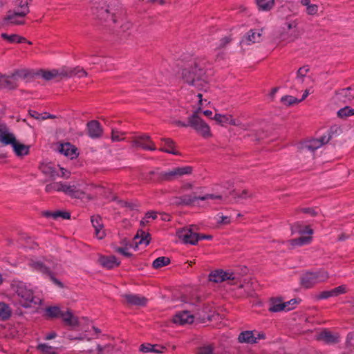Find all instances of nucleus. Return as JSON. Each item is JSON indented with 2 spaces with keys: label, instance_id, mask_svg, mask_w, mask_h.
<instances>
[{
  "label": "nucleus",
  "instance_id": "obj_1",
  "mask_svg": "<svg viewBox=\"0 0 354 354\" xmlns=\"http://www.w3.org/2000/svg\"><path fill=\"white\" fill-rule=\"evenodd\" d=\"M199 104L198 108L195 110L192 114L189 115V127H192L198 134L204 138H209L212 136L209 125L205 122L199 116L198 113L201 111L204 103L207 100L202 99V94L198 93L196 95Z\"/></svg>",
  "mask_w": 354,
  "mask_h": 354
},
{
  "label": "nucleus",
  "instance_id": "obj_2",
  "mask_svg": "<svg viewBox=\"0 0 354 354\" xmlns=\"http://www.w3.org/2000/svg\"><path fill=\"white\" fill-rule=\"evenodd\" d=\"M182 77L188 84L198 88H201L206 82L205 72L203 66L197 63L194 66L184 68Z\"/></svg>",
  "mask_w": 354,
  "mask_h": 354
},
{
  "label": "nucleus",
  "instance_id": "obj_3",
  "mask_svg": "<svg viewBox=\"0 0 354 354\" xmlns=\"http://www.w3.org/2000/svg\"><path fill=\"white\" fill-rule=\"evenodd\" d=\"M192 171V167L190 166H185L182 167H176L168 171H160L159 169L151 171L149 173V178L151 180H165L171 181L175 180L183 175L190 174Z\"/></svg>",
  "mask_w": 354,
  "mask_h": 354
},
{
  "label": "nucleus",
  "instance_id": "obj_4",
  "mask_svg": "<svg viewBox=\"0 0 354 354\" xmlns=\"http://www.w3.org/2000/svg\"><path fill=\"white\" fill-rule=\"evenodd\" d=\"M12 288L19 297L23 299L22 306L25 308L30 307L33 304H39L40 298L34 295L32 287L23 281H15Z\"/></svg>",
  "mask_w": 354,
  "mask_h": 354
},
{
  "label": "nucleus",
  "instance_id": "obj_5",
  "mask_svg": "<svg viewBox=\"0 0 354 354\" xmlns=\"http://www.w3.org/2000/svg\"><path fill=\"white\" fill-rule=\"evenodd\" d=\"M108 337V335L93 324H88L82 328V332L77 335L73 334L67 335L68 339L77 341H91L97 339H105Z\"/></svg>",
  "mask_w": 354,
  "mask_h": 354
},
{
  "label": "nucleus",
  "instance_id": "obj_6",
  "mask_svg": "<svg viewBox=\"0 0 354 354\" xmlns=\"http://www.w3.org/2000/svg\"><path fill=\"white\" fill-rule=\"evenodd\" d=\"M57 262L55 260L48 258H33L28 262L29 266L36 272L44 275H50L51 271L56 269Z\"/></svg>",
  "mask_w": 354,
  "mask_h": 354
},
{
  "label": "nucleus",
  "instance_id": "obj_7",
  "mask_svg": "<svg viewBox=\"0 0 354 354\" xmlns=\"http://www.w3.org/2000/svg\"><path fill=\"white\" fill-rule=\"evenodd\" d=\"M108 0H92V12L100 19H104L116 22L114 13L111 12V8L107 4Z\"/></svg>",
  "mask_w": 354,
  "mask_h": 354
},
{
  "label": "nucleus",
  "instance_id": "obj_8",
  "mask_svg": "<svg viewBox=\"0 0 354 354\" xmlns=\"http://www.w3.org/2000/svg\"><path fill=\"white\" fill-rule=\"evenodd\" d=\"M328 277V273L324 270L306 272L301 275L300 283L304 288H309L316 283L326 281Z\"/></svg>",
  "mask_w": 354,
  "mask_h": 354
},
{
  "label": "nucleus",
  "instance_id": "obj_9",
  "mask_svg": "<svg viewBox=\"0 0 354 354\" xmlns=\"http://www.w3.org/2000/svg\"><path fill=\"white\" fill-rule=\"evenodd\" d=\"M222 195L207 194L203 196H196L195 193L192 195H184L180 197H176L174 199L173 203L176 205H190L197 201H207L221 200Z\"/></svg>",
  "mask_w": 354,
  "mask_h": 354
},
{
  "label": "nucleus",
  "instance_id": "obj_10",
  "mask_svg": "<svg viewBox=\"0 0 354 354\" xmlns=\"http://www.w3.org/2000/svg\"><path fill=\"white\" fill-rule=\"evenodd\" d=\"M291 231L292 234L299 233L301 234V236L290 241L292 246H301L310 242L311 236H304L305 234L310 235L313 234V230L308 226H304L299 223H296L291 227Z\"/></svg>",
  "mask_w": 354,
  "mask_h": 354
},
{
  "label": "nucleus",
  "instance_id": "obj_11",
  "mask_svg": "<svg viewBox=\"0 0 354 354\" xmlns=\"http://www.w3.org/2000/svg\"><path fill=\"white\" fill-rule=\"evenodd\" d=\"M26 75L24 71H17L10 76L0 75V88H15L17 86V78L25 77Z\"/></svg>",
  "mask_w": 354,
  "mask_h": 354
},
{
  "label": "nucleus",
  "instance_id": "obj_12",
  "mask_svg": "<svg viewBox=\"0 0 354 354\" xmlns=\"http://www.w3.org/2000/svg\"><path fill=\"white\" fill-rule=\"evenodd\" d=\"M194 225L190 227L183 228L177 232L178 236L185 243L196 245L199 241V234L194 231Z\"/></svg>",
  "mask_w": 354,
  "mask_h": 354
},
{
  "label": "nucleus",
  "instance_id": "obj_13",
  "mask_svg": "<svg viewBox=\"0 0 354 354\" xmlns=\"http://www.w3.org/2000/svg\"><path fill=\"white\" fill-rule=\"evenodd\" d=\"M333 100L337 104L353 103L354 102V88L348 87L337 91Z\"/></svg>",
  "mask_w": 354,
  "mask_h": 354
},
{
  "label": "nucleus",
  "instance_id": "obj_14",
  "mask_svg": "<svg viewBox=\"0 0 354 354\" xmlns=\"http://www.w3.org/2000/svg\"><path fill=\"white\" fill-rule=\"evenodd\" d=\"M63 192L71 197L81 198L85 194V188L79 183H64Z\"/></svg>",
  "mask_w": 354,
  "mask_h": 354
},
{
  "label": "nucleus",
  "instance_id": "obj_15",
  "mask_svg": "<svg viewBox=\"0 0 354 354\" xmlns=\"http://www.w3.org/2000/svg\"><path fill=\"white\" fill-rule=\"evenodd\" d=\"M333 129L334 127L331 128L330 132L326 135L322 136L320 139H312L305 142L303 147V149H307L310 151H314L315 150L321 147L323 145L328 143L332 138L330 132L333 131ZM335 132H337L338 128L335 127Z\"/></svg>",
  "mask_w": 354,
  "mask_h": 354
},
{
  "label": "nucleus",
  "instance_id": "obj_16",
  "mask_svg": "<svg viewBox=\"0 0 354 354\" xmlns=\"http://www.w3.org/2000/svg\"><path fill=\"white\" fill-rule=\"evenodd\" d=\"M132 145L133 147H140L145 150H156L154 143L151 140L149 136L147 134L135 138L132 141Z\"/></svg>",
  "mask_w": 354,
  "mask_h": 354
},
{
  "label": "nucleus",
  "instance_id": "obj_17",
  "mask_svg": "<svg viewBox=\"0 0 354 354\" xmlns=\"http://www.w3.org/2000/svg\"><path fill=\"white\" fill-rule=\"evenodd\" d=\"M236 278L234 273L223 271V270H215L212 272L209 275V281L216 283H221L226 280H234Z\"/></svg>",
  "mask_w": 354,
  "mask_h": 354
},
{
  "label": "nucleus",
  "instance_id": "obj_18",
  "mask_svg": "<svg viewBox=\"0 0 354 354\" xmlns=\"http://www.w3.org/2000/svg\"><path fill=\"white\" fill-rule=\"evenodd\" d=\"M16 138L10 129L5 125H0V143L12 146Z\"/></svg>",
  "mask_w": 354,
  "mask_h": 354
},
{
  "label": "nucleus",
  "instance_id": "obj_19",
  "mask_svg": "<svg viewBox=\"0 0 354 354\" xmlns=\"http://www.w3.org/2000/svg\"><path fill=\"white\" fill-rule=\"evenodd\" d=\"M194 317L187 310H182L178 312L174 317L173 321L175 324L184 325L187 324H192L194 322Z\"/></svg>",
  "mask_w": 354,
  "mask_h": 354
},
{
  "label": "nucleus",
  "instance_id": "obj_20",
  "mask_svg": "<svg viewBox=\"0 0 354 354\" xmlns=\"http://www.w3.org/2000/svg\"><path fill=\"white\" fill-rule=\"evenodd\" d=\"M39 169L46 176L48 177L49 180H53L59 176L57 167L51 163H43Z\"/></svg>",
  "mask_w": 354,
  "mask_h": 354
},
{
  "label": "nucleus",
  "instance_id": "obj_21",
  "mask_svg": "<svg viewBox=\"0 0 354 354\" xmlns=\"http://www.w3.org/2000/svg\"><path fill=\"white\" fill-rule=\"evenodd\" d=\"M261 40V30H250L246 35L242 39V44L250 45L252 44L259 42Z\"/></svg>",
  "mask_w": 354,
  "mask_h": 354
},
{
  "label": "nucleus",
  "instance_id": "obj_22",
  "mask_svg": "<svg viewBox=\"0 0 354 354\" xmlns=\"http://www.w3.org/2000/svg\"><path fill=\"white\" fill-rule=\"evenodd\" d=\"M58 151L71 159L77 156V148L69 142L60 144L58 147Z\"/></svg>",
  "mask_w": 354,
  "mask_h": 354
},
{
  "label": "nucleus",
  "instance_id": "obj_23",
  "mask_svg": "<svg viewBox=\"0 0 354 354\" xmlns=\"http://www.w3.org/2000/svg\"><path fill=\"white\" fill-rule=\"evenodd\" d=\"M24 17L19 12V10H9L4 21L6 24L19 25L24 24L23 18Z\"/></svg>",
  "mask_w": 354,
  "mask_h": 354
},
{
  "label": "nucleus",
  "instance_id": "obj_24",
  "mask_svg": "<svg viewBox=\"0 0 354 354\" xmlns=\"http://www.w3.org/2000/svg\"><path fill=\"white\" fill-rule=\"evenodd\" d=\"M62 319L65 324L71 329H75L81 325V322L77 317L73 315L69 310L64 311V313L62 315Z\"/></svg>",
  "mask_w": 354,
  "mask_h": 354
},
{
  "label": "nucleus",
  "instance_id": "obj_25",
  "mask_svg": "<svg viewBox=\"0 0 354 354\" xmlns=\"http://www.w3.org/2000/svg\"><path fill=\"white\" fill-rule=\"evenodd\" d=\"M88 136L91 138H97L101 136L102 129L100 124L96 120H92L87 124Z\"/></svg>",
  "mask_w": 354,
  "mask_h": 354
},
{
  "label": "nucleus",
  "instance_id": "obj_26",
  "mask_svg": "<svg viewBox=\"0 0 354 354\" xmlns=\"http://www.w3.org/2000/svg\"><path fill=\"white\" fill-rule=\"evenodd\" d=\"M126 301L130 305L142 306L147 304V299L138 295L127 294L124 296Z\"/></svg>",
  "mask_w": 354,
  "mask_h": 354
},
{
  "label": "nucleus",
  "instance_id": "obj_27",
  "mask_svg": "<svg viewBox=\"0 0 354 354\" xmlns=\"http://www.w3.org/2000/svg\"><path fill=\"white\" fill-rule=\"evenodd\" d=\"M310 71V68L308 65L304 66L299 68L295 78V82L297 84H304L307 79L309 78L308 73Z\"/></svg>",
  "mask_w": 354,
  "mask_h": 354
},
{
  "label": "nucleus",
  "instance_id": "obj_28",
  "mask_svg": "<svg viewBox=\"0 0 354 354\" xmlns=\"http://www.w3.org/2000/svg\"><path fill=\"white\" fill-rule=\"evenodd\" d=\"M317 339L322 340L326 344H333L338 342V335L328 330H323L317 335Z\"/></svg>",
  "mask_w": 354,
  "mask_h": 354
},
{
  "label": "nucleus",
  "instance_id": "obj_29",
  "mask_svg": "<svg viewBox=\"0 0 354 354\" xmlns=\"http://www.w3.org/2000/svg\"><path fill=\"white\" fill-rule=\"evenodd\" d=\"M238 339L240 343L254 344L257 342V337L251 330L241 333Z\"/></svg>",
  "mask_w": 354,
  "mask_h": 354
},
{
  "label": "nucleus",
  "instance_id": "obj_30",
  "mask_svg": "<svg viewBox=\"0 0 354 354\" xmlns=\"http://www.w3.org/2000/svg\"><path fill=\"white\" fill-rule=\"evenodd\" d=\"M32 0H15L14 6L15 7L14 10H19L21 15L26 16L29 12V2Z\"/></svg>",
  "mask_w": 354,
  "mask_h": 354
},
{
  "label": "nucleus",
  "instance_id": "obj_31",
  "mask_svg": "<svg viewBox=\"0 0 354 354\" xmlns=\"http://www.w3.org/2000/svg\"><path fill=\"white\" fill-rule=\"evenodd\" d=\"M100 262L103 267L108 269L113 268L118 266L120 263L116 257L114 256L101 257Z\"/></svg>",
  "mask_w": 354,
  "mask_h": 354
},
{
  "label": "nucleus",
  "instance_id": "obj_32",
  "mask_svg": "<svg viewBox=\"0 0 354 354\" xmlns=\"http://www.w3.org/2000/svg\"><path fill=\"white\" fill-rule=\"evenodd\" d=\"M136 31V28L129 21L123 24L120 26V30L118 34L120 35L122 39L132 35Z\"/></svg>",
  "mask_w": 354,
  "mask_h": 354
},
{
  "label": "nucleus",
  "instance_id": "obj_33",
  "mask_svg": "<svg viewBox=\"0 0 354 354\" xmlns=\"http://www.w3.org/2000/svg\"><path fill=\"white\" fill-rule=\"evenodd\" d=\"M12 147L17 156H26L29 152V146L18 142L17 140L12 145Z\"/></svg>",
  "mask_w": 354,
  "mask_h": 354
},
{
  "label": "nucleus",
  "instance_id": "obj_34",
  "mask_svg": "<svg viewBox=\"0 0 354 354\" xmlns=\"http://www.w3.org/2000/svg\"><path fill=\"white\" fill-rule=\"evenodd\" d=\"M268 310L270 312L277 313L286 311V306L281 299H272L270 301Z\"/></svg>",
  "mask_w": 354,
  "mask_h": 354
},
{
  "label": "nucleus",
  "instance_id": "obj_35",
  "mask_svg": "<svg viewBox=\"0 0 354 354\" xmlns=\"http://www.w3.org/2000/svg\"><path fill=\"white\" fill-rule=\"evenodd\" d=\"M36 348L41 354H59L57 348L50 346L46 343L39 344Z\"/></svg>",
  "mask_w": 354,
  "mask_h": 354
},
{
  "label": "nucleus",
  "instance_id": "obj_36",
  "mask_svg": "<svg viewBox=\"0 0 354 354\" xmlns=\"http://www.w3.org/2000/svg\"><path fill=\"white\" fill-rule=\"evenodd\" d=\"M162 347L158 345H152L151 344H143L140 348V351L143 353H162Z\"/></svg>",
  "mask_w": 354,
  "mask_h": 354
},
{
  "label": "nucleus",
  "instance_id": "obj_37",
  "mask_svg": "<svg viewBox=\"0 0 354 354\" xmlns=\"http://www.w3.org/2000/svg\"><path fill=\"white\" fill-rule=\"evenodd\" d=\"M161 140L164 142L167 148H160L159 150L165 153L177 155L178 152L174 149V142L170 138H162Z\"/></svg>",
  "mask_w": 354,
  "mask_h": 354
},
{
  "label": "nucleus",
  "instance_id": "obj_38",
  "mask_svg": "<svg viewBox=\"0 0 354 354\" xmlns=\"http://www.w3.org/2000/svg\"><path fill=\"white\" fill-rule=\"evenodd\" d=\"M141 236L139 235V232L134 237V243L136 247L138 245H144L147 246L149 243V234H145L143 231H140Z\"/></svg>",
  "mask_w": 354,
  "mask_h": 354
},
{
  "label": "nucleus",
  "instance_id": "obj_39",
  "mask_svg": "<svg viewBox=\"0 0 354 354\" xmlns=\"http://www.w3.org/2000/svg\"><path fill=\"white\" fill-rule=\"evenodd\" d=\"M64 183L62 182H53L46 185L45 191L47 193H52L53 192H63Z\"/></svg>",
  "mask_w": 354,
  "mask_h": 354
},
{
  "label": "nucleus",
  "instance_id": "obj_40",
  "mask_svg": "<svg viewBox=\"0 0 354 354\" xmlns=\"http://www.w3.org/2000/svg\"><path fill=\"white\" fill-rule=\"evenodd\" d=\"M1 37L6 39L10 43H22L26 41L25 37L16 34L8 35L7 33H2Z\"/></svg>",
  "mask_w": 354,
  "mask_h": 354
},
{
  "label": "nucleus",
  "instance_id": "obj_41",
  "mask_svg": "<svg viewBox=\"0 0 354 354\" xmlns=\"http://www.w3.org/2000/svg\"><path fill=\"white\" fill-rule=\"evenodd\" d=\"M44 215L46 217H51L54 219H57L58 218H62L64 219L70 218V213L67 212H62V211H56V212H46Z\"/></svg>",
  "mask_w": 354,
  "mask_h": 354
},
{
  "label": "nucleus",
  "instance_id": "obj_42",
  "mask_svg": "<svg viewBox=\"0 0 354 354\" xmlns=\"http://www.w3.org/2000/svg\"><path fill=\"white\" fill-rule=\"evenodd\" d=\"M66 75L68 77H77L78 78H81L86 77L87 75V73L82 68L77 66L70 69V71L66 73Z\"/></svg>",
  "mask_w": 354,
  "mask_h": 354
},
{
  "label": "nucleus",
  "instance_id": "obj_43",
  "mask_svg": "<svg viewBox=\"0 0 354 354\" xmlns=\"http://www.w3.org/2000/svg\"><path fill=\"white\" fill-rule=\"evenodd\" d=\"M64 313V311H62L61 309L58 306H51L48 307L46 310V314L49 317H61L62 315Z\"/></svg>",
  "mask_w": 354,
  "mask_h": 354
},
{
  "label": "nucleus",
  "instance_id": "obj_44",
  "mask_svg": "<svg viewBox=\"0 0 354 354\" xmlns=\"http://www.w3.org/2000/svg\"><path fill=\"white\" fill-rule=\"evenodd\" d=\"M169 263L170 259L168 257H160L153 261V267L158 269L168 265Z\"/></svg>",
  "mask_w": 354,
  "mask_h": 354
},
{
  "label": "nucleus",
  "instance_id": "obj_45",
  "mask_svg": "<svg viewBox=\"0 0 354 354\" xmlns=\"http://www.w3.org/2000/svg\"><path fill=\"white\" fill-rule=\"evenodd\" d=\"M257 4L260 10H269L274 5V0H257Z\"/></svg>",
  "mask_w": 354,
  "mask_h": 354
},
{
  "label": "nucleus",
  "instance_id": "obj_46",
  "mask_svg": "<svg viewBox=\"0 0 354 354\" xmlns=\"http://www.w3.org/2000/svg\"><path fill=\"white\" fill-rule=\"evenodd\" d=\"M10 316V309L9 306L4 304L0 303V320H6Z\"/></svg>",
  "mask_w": 354,
  "mask_h": 354
},
{
  "label": "nucleus",
  "instance_id": "obj_47",
  "mask_svg": "<svg viewBox=\"0 0 354 354\" xmlns=\"http://www.w3.org/2000/svg\"><path fill=\"white\" fill-rule=\"evenodd\" d=\"M281 102L286 106H292L299 103V99L292 95H284L281 98Z\"/></svg>",
  "mask_w": 354,
  "mask_h": 354
},
{
  "label": "nucleus",
  "instance_id": "obj_48",
  "mask_svg": "<svg viewBox=\"0 0 354 354\" xmlns=\"http://www.w3.org/2000/svg\"><path fill=\"white\" fill-rule=\"evenodd\" d=\"M337 115L339 118H346L354 115V109H351L349 106H346L337 111Z\"/></svg>",
  "mask_w": 354,
  "mask_h": 354
},
{
  "label": "nucleus",
  "instance_id": "obj_49",
  "mask_svg": "<svg viewBox=\"0 0 354 354\" xmlns=\"http://www.w3.org/2000/svg\"><path fill=\"white\" fill-rule=\"evenodd\" d=\"M197 354H214V347L211 344H205L198 348Z\"/></svg>",
  "mask_w": 354,
  "mask_h": 354
},
{
  "label": "nucleus",
  "instance_id": "obj_50",
  "mask_svg": "<svg viewBox=\"0 0 354 354\" xmlns=\"http://www.w3.org/2000/svg\"><path fill=\"white\" fill-rule=\"evenodd\" d=\"M230 115H221L219 113H216L214 115L213 119L216 121L218 123L225 125L228 124L229 118Z\"/></svg>",
  "mask_w": 354,
  "mask_h": 354
},
{
  "label": "nucleus",
  "instance_id": "obj_51",
  "mask_svg": "<svg viewBox=\"0 0 354 354\" xmlns=\"http://www.w3.org/2000/svg\"><path fill=\"white\" fill-rule=\"evenodd\" d=\"M297 19L288 20L285 22L283 28L285 30L287 29L288 30H295L297 28Z\"/></svg>",
  "mask_w": 354,
  "mask_h": 354
},
{
  "label": "nucleus",
  "instance_id": "obj_52",
  "mask_svg": "<svg viewBox=\"0 0 354 354\" xmlns=\"http://www.w3.org/2000/svg\"><path fill=\"white\" fill-rule=\"evenodd\" d=\"M58 75V71L56 70H53L50 71H44L42 73V77L46 80H50L54 77H57Z\"/></svg>",
  "mask_w": 354,
  "mask_h": 354
},
{
  "label": "nucleus",
  "instance_id": "obj_53",
  "mask_svg": "<svg viewBox=\"0 0 354 354\" xmlns=\"http://www.w3.org/2000/svg\"><path fill=\"white\" fill-rule=\"evenodd\" d=\"M110 344L101 345L100 344H96L97 354H106L108 349L110 348Z\"/></svg>",
  "mask_w": 354,
  "mask_h": 354
},
{
  "label": "nucleus",
  "instance_id": "obj_54",
  "mask_svg": "<svg viewBox=\"0 0 354 354\" xmlns=\"http://www.w3.org/2000/svg\"><path fill=\"white\" fill-rule=\"evenodd\" d=\"M91 223L93 227H104L102 222V218L99 216H93L91 217Z\"/></svg>",
  "mask_w": 354,
  "mask_h": 354
},
{
  "label": "nucleus",
  "instance_id": "obj_55",
  "mask_svg": "<svg viewBox=\"0 0 354 354\" xmlns=\"http://www.w3.org/2000/svg\"><path fill=\"white\" fill-rule=\"evenodd\" d=\"M306 7V12L308 15H314L318 11V6L316 4H309Z\"/></svg>",
  "mask_w": 354,
  "mask_h": 354
},
{
  "label": "nucleus",
  "instance_id": "obj_56",
  "mask_svg": "<svg viewBox=\"0 0 354 354\" xmlns=\"http://www.w3.org/2000/svg\"><path fill=\"white\" fill-rule=\"evenodd\" d=\"M94 229L97 239H102L105 236L106 234L104 230V227H94Z\"/></svg>",
  "mask_w": 354,
  "mask_h": 354
},
{
  "label": "nucleus",
  "instance_id": "obj_57",
  "mask_svg": "<svg viewBox=\"0 0 354 354\" xmlns=\"http://www.w3.org/2000/svg\"><path fill=\"white\" fill-rule=\"evenodd\" d=\"M331 297H334L332 290L322 292L317 297L319 299H326Z\"/></svg>",
  "mask_w": 354,
  "mask_h": 354
},
{
  "label": "nucleus",
  "instance_id": "obj_58",
  "mask_svg": "<svg viewBox=\"0 0 354 354\" xmlns=\"http://www.w3.org/2000/svg\"><path fill=\"white\" fill-rule=\"evenodd\" d=\"M296 304H297V301L295 299H292L288 301L284 302V306H286V311H290L295 308Z\"/></svg>",
  "mask_w": 354,
  "mask_h": 354
},
{
  "label": "nucleus",
  "instance_id": "obj_59",
  "mask_svg": "<svg viewBox=\"0 0 354 354\" xmlns=\"http://www.w3.org/2000/svg\"><path fill=\"white\" fill-rule=\"evenodd\" d=\"M346 288L345 286H339L334 289H333V292L334 295V297L338 296L341 294L346 292Z\"/></svg>",
  "mask_w": 354,
  "mask_h": 354
},
{
  "label": "nucleus",
  "instance_id": "obj_60",
  "mask_svg": "<svg viewBox=\"0 0 354 354\" xmlns=\"http://www.w3.org/2000/svg\"><path fill=\"white\" fill-rule=\"evenodd\" d=\"M57 169L61 171V174H59V176H61L62 178L65 179H68L70 177L71 172L68 171L67 169L63 167H59Z\"/></svg>",
  "mask_w": 354,
  "mask_h": 354
},
{
  "label": "nucleus",
  "instance_id": "obj_61",
  "mask_svg": "<svg viewBox=\"0 0 354 354\" xmlns=\"http://www.w3.org/2000/svg\"><path fill=\"white\" fill-rule=\"evenodd\" d=\"M112 140L113 141H120L122 138H120V133L119 131H116L114 129L112 130Z\"/></svg>",
  "mask_w": 354,
  "mask_h": 354
},
{
  "label": "nucleus",
  "instance_id": "obj_62",
  "mask_svg": "<svg viewBox=\"0 0 354 354\" xmlns=\"http://www.w3.org/2000/svg\"><path fill=\"white\" fill-rule=\"evenodd\" d=\"M121 206L129 207L130 209H134L136 205L131 202L120 201Z\"/></svg>",
  "mask_w": 354,
  "mask_h": 354
},
{
  "label": "nucleus",
  "instance_id": "obj_63",
  "mask_svg": "<svg viewBox=\"0 0 354 354\" xmlns=\"http://www.w3.org/2000/svg\"><path fill=\"white\" fill-rule=\"evenodd\" d=\"M231 39L228 37H225L220 40L219 44L216 48H223L230 41Z\"/></svg>",
  "mask_w": 354,
  "mask_h": 354
},
{
  "label": "nucleus",
  "instance_id": "obj_64",
  "mask_svg": "<svg viewBox=\"0 0 354 354\" xmlns=\"http://www.w3.org/2000/svg\"><path fill=\"white\" fill-rule=\"evenodd\" d=\"M230 218L226 216H218V223L220 224H227L230 223Z\"/></svg>",
  "mask_w": 354,
  "mask_h": 354
}]
</instances>
